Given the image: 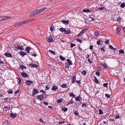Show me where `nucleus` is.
Returning a JSON list of instances; mask_svg holds the SVG:
<instances>
[{"instance_id": "1", "label": "nucleus", "mask_w": 125, "mask_h": 125, "mask_svg": "<svg viewBox=\"0 0 125 125\" xmlns=\"http://www.w3.org/2000/svg\"><path fill=\"white\" fill-rule=\"evenodd\" d=\"M52 36L51 35L48 36L47 38V40L49 42H53L54 40L53 38L52 37Z\"/></svg>"}, {"instance_id": "2", "label": "nucleus", "mask_w": 125, "mask_h": 125, "mask_svg": "<svg viewBox=\"0 0 125 125\" xmlns=\"http://www.w3.org/2000/svg\"><path fill=\"white\" fill-rule=\"evenodd\" d=\"M39 93V91L36 90V89H34L32 91V95L33 96H34L35 95Z\"/></svg>"}, {"instance_id": "3", "label": "nucleus", "mask_w": 125, "mask_h": 125, "mask_svg": "<svg viewBox=\"0 0 125 125\" xmlns=\"http://www.w3.org/2000/svg\"><path fill=\"white\" fill-rule=\"evenodd\" d=\"M46 9V8H44L36 10L37 14H38L41 12L43 11Z\"/></svg>"}, {"instance_id": "4", "label": "nucleus", "mask_w": 125, "mask_h": 125, "mask_svg": "<svg viewBox=\"0 0 125 125\" xmlns=\"http://www.w3.org/2000/svg\"><path fill=\"white\" fill-rule=\"evenodd\" d=\"M33 82L31 81L27 80L26 81L25 83L27 85H31L32 83L33 84Z\"/></svg>"}, {"instance_id": "5", "label": "nucleus", "mask_w": 125, "mask_h": 125, "mask_svg": "<svg viewBox=\"0 0 125 125\" xmlns=\"http://www.w3.org/2000/svg\"><path fill=\"white\" fill-rule=\"evenodd\" d=\"M15 50H18V49H20V50H23L24 48L23 46H20L19 45V46H17L16 47H15Z\"/></svg>"}, {"instance_id": "6", "label": "nucleus", "mask_w": 125, "mask_h": 125, "mask_svg": "<svg viewBox=\"0 0 125 125\" xmlns=\"http://www.w3.org/2000/svg\"><path fill=\"white\" fill-rule=\"evenodd\" d=\"M103 41L102 39H99L97 42V44L98 45H102L103 44Z\"/></svg>"}, {"instance_id": "7", "label": "nucleus", "mask_w": 125, "mask_h": 125, "mask_svg": "<svg viewBox=\"0 0 125 125\" xmlns=\"http://www.w3.org/2000/svg\"><path fill=\"white\" fill-rule=\"evenodd\" d=\"M31 21V20H27L21 22V25H22L23 24H26L28 23Z\"/></svg>"}, {"instance_id": "8", "label": "nucleus", "mask_w": 125, "mask_h": 125, "mask_svg": "<svg viewBox=\"0 0 125 125\" xmlns=\"http://www.w3.org/2000/svg\"><path fill=\"white\" fill-rule=\"evenodd\" d=\"M10 115L11 117L13 119H14L16 117L17 115L16 113L13 114L11 112L10 114Z\"/></svg>"}, {"instance_id": "9", "label": "nucleus", "mask_w": 125, "mask_h": 125, "mask_svg": "<svg viewBox=\"0 0 125 125\" xmlns=\"http://www.w3.org/2000/svg\"><path fill=\"white\" fill-rule=\"evenodd\" d=\"M22 76L24 77H28V74L25 72H21Z\"/></svg>"}, {"instance_id": "10", "label": "nucleus", "mask_w": 125, "mask_h": 125, "mask_svg": "<svg viewBox=\"0 0 125 125\" xmlns=\"http://www.w3.org/2000/svg\"><path fill=\"white\" fill-rule=\"evenodd\" d=\"M4 55L7 57H11L12 56V54L9 52H5Z\"/></svg>"}, {"instance_id": "11", "label": "nucleus", "mask_w": 125, "mask_h": 125, "mask_svg": "<svg viewBox=\"0 0 125 125\" xmlns=\"http://www.w3.org/2000/svg\"><path fill=\"white\" fill-rule=\"evenodd\" d=\"M19 54L22 56H24V55H26L27 53L25 52H24L22 51H21L19 52Z\"/></svg>"}, {"instance_id": "12", "label": "nucleus", "mask_w": 125, "mask_h": 125, "mask_svg": "<svg viewBox=\"0 0 125 125\" xmlns=\"http://www.w3.org/2000/svg\"><path fill=\"white\" fill-rule=\"evenodd\" d=\"M5 61V60L3 58L1 57L0 58V64H4V62Z\"/></svg>"}, {"instance_id": "13", "label": "nucleus", "mask_w": 125, "mask_h": 125, "mask_svg": "<svg viewBox=\"0 0 125 125\" xmlns=\"http://www.w3.org/2000/svg\"><path fill=\"white\" fill-rule=\"evenodd\" d=\"M31 49V48L30 47H29L28 46L26 48V49L25 50L26 51L27 53H29Z\"/></svg>"}, {"instance_id": "14", "label": "nucleus", "mask_w": 125, "mask_h": 125, "mask_svg": "<svg viewBox=\"0 0 125 125\" xmlns=\"http://www.w3.org/2000/svg\"><path fill=\"white\" fill-rule=\"evenodd\" d=\"M57 89H58V88L57 86L53 85L52 88V90L54 91H55Z\"/></svg>"}, {"instance_id": "15", "label": "nucleus", "mask_w": 125, "mask_h": 125, "mask_svg": "<svg viewBox=\"0 0 125 125\" xmlns=\"http://www.w3.org/2000/svg\"><path fill=\"white\" fill-rule=\"evenodd\" d=\"M62 22L65 24H68L69 23V21L68 20L65 21L64 20H62Z\"/></svg>"}, {"instance_id": "16", "label": "nucleus", "mask_w": 125, "mask_h": 125, "mask_svg": "<svg viewBox=\"0 0 125 125\" xmlns=\"http://www.w3.org/2000/svg\"><path fill=\"white\" fill-rule=\"evenodd\" d=\"M10 17H5L1 16V18L3 20H5L10 18Z\"/></svg>"}, {"instance_id": "17", "label": "nucleus", "mask_w": 125, "mask_h": 125, "mask_svg": "<svg viewBox=\"0 0 125 125\" xmlns=\"http://www.w3.org/2000/svg\"><path fill=\"white\" fill-rule=\"evenodd\" d=\"M60 31L62 32H65L66 31V29L65 28H64L63 27L59 29Z\"/></svg>"}, {"instance_id": "18", "label": "nucleus", "mask_w": 125, "mask_h": 125, "mask_svg": "<svg viewBox=\"0 0 125 125\" xmlns=\"http://www.w3.org/2000/svg\"><path fill=\"white\" fill-rule=\"evenodd\" d=\"M30 66L31 67L37 68L38 67V66L37 65L31 63L30 64Z\"/></svg>"}, {"instance_id": "19", "label": "nucleus", "mask_w": 125, "mask_h": 125, "mask_svg": "<svg viewBox=\"0 0 125 125\" xmlns=\"http://www.w3.org/2000/svg\"><path fill=\"white\" fill-rule=\"evenodd\" d=\"M37 98L41 100H42L43 99V97L42 96V95H40L37 96Z\"/></svg>"}, {"instance_id": "20", "label": "nucleus", "mask_w": 125, "mask_h": 125, "mask_svg": "<svg viewBox=\"0 0 125 125\" xmlns=\"http://www.w3.org/2000/svg\"><path fill=\"white\" fill-rule=\"evenodd\" d=\"M75 100L77 101H80L82 100V98L78 96L75 97Z\"/></svg>"}, {"instance_id": "21", "label": "nucleus", "mask_w": 125, "mask_h": 125, "mask_svg": "<svg viewBox=\"0 0 125 125\" xmlns=\"http://www.w3.org/2000/svg\"><path fill=\"white\" fill-rule=\"evenodd\" d=\"M76 80V78L75 76H73L72 79V83H75V82Z\"/></svg>"}, {"instance_id": "22", "label": "nucleus", "mask_w": 125, "mask_h": 125, "mask_svg": "<svg viewBox=\"0 0 125 125\" xmlns=\"http://www.w3.org/2000/svg\"><path fill=\"white\" fill-rule=\"evenodd\" d=\"M71 31L70 30H68L67 31H66L64 33V34H71Z\"/></svg>"}, {"instance_id": "23", "label": "nucleus", "mask_w": 125, "mask_h": 125, "mask_svg": "<svg viewBox=\"0 0 125 125\" xmlns=\"http://www.w3.org/2000/svg\"><path fill=\"white\" fill-rule=\"evenodd\" d=\"M67 85L66 84H63L61 85V86L62 88H67L68 87V86H67Z\"/></svg>"}, {"instance_id": "24", "label": "nucleus", "mask_w": 125, "mask_h": 125, "mask_svg": "<svg viewBox=\"0 0 125 125\" xmlns=\"http://www.w3.org/2000/svg\"><path fill=\"white\" fill-rule=\"evenodd\" d=\"M68 62V64L70 65H72V62L70 61L69 59H67L66 60Z\"/></svg>"}, {"instance_id": "25", "label": "nucleus", "mask_w": 125, "mask_h": 125, "mask_svg": "<svg viewBox=\"0 0 125 125\" xmlns=\"http://www.w3.org/2000/svg\"><path fill=\"white\" fill-rule=\"evenodd\" d=\"M109 48L111 49V50L115 51L116 50V48H114L111 45H109Z\"/></svg>"}, {"instance_id": "26", "label": "nucleus", "mask_w": 125, "mask_h": 125, "mask_svg": "<svg viewBox=\"0 0 125 125\" xmlns=\"http://www.w3.org/2000/svg\"><path fill=\"white\" fill-rule=\"evenodd\" d=\"M20 67L22 69H26V66L24 65H23L22 64L21 65H20Z\"/></svg>"}, {"instance_id": "27", "label": "nucleus", "mask_w": 125, "mask_h": 125, "mask_svg": "<svg viewBox=\"0 0 125 125\" xmlns=\"http://www.w3.org/2000/svg\"><path fill=\"white\" fill-rule=\"evenodd\" d=\"M9 125L8 122L7 121H4L3 124V125Z\"/></svg>"}, {"instance_id": "28", "label": "nucleus", "mask_w": 125, "mask_h": 125, "mask_svg": "<svg viewBox=\"0 0 125 125\" xmlns=\"http://www.w3.org/2000/svg\"><path fill=\"white\" fill-rule=\"evenodd\" d=\"M33 16L37 14L36 10H34L31 12Z\"/></svg>"}, {"instance_id": "29", "label": "nucleus", "mask_w": 125, "mask_h": 125, "mask_svg": "<svg viewBox=\"0 0 125 125\" xmlns=\"http://www.w3.org/2000/svg\"><path fill=\"white\" fill-rule=\"evenodd\" d=\"M83 12H88L91 11V10H87L86 9H84L83 10Z\"/></svg>"}, {"instance_id": "30", "label": "nucleus", "mask_w": 125, "mask_h": 125, "mask_svg": "<svg viewBox=\"0 0 125 125\" xmlns=\"http://www.w3.org/2000/svg\"><path fill=\"white\" fill-rule=\"evenodd\" d=\"M120 7L121 8H124L125 7V3H123L121 4Z\"/></svg>"}, {"instance_id": "31", "label": "nucleus", "mask_w": 125, "mask_h": 125, "mask_svg": "<svg viewBox=\"0 0 125 125\" xmlns=\"http://www.w3.org/2000/svg\"><path fill=\"white\" fill-rule=\"evenodd\" d=\"M102 65L105 68H107V66L105 63H104L102 64Z\"/></svg>"}, {"instance_id": "32", "label": "nucleus", "mask_w": 125, "mask_h": 125, "mask_svg": "<svg viewBox=\"0 0 125 125\" xmlns=\"http://www.w3.org/2000/svg\"><path fill=\"white\" fill-rule=\"evenodd\" d=\"M60 59L62 61H64L65 59V58L62 56H60Z\"/></svg>"}, {"instance_id": "33", "label": "nucleus", "mask_w": 125, "mask_h": 125, "mask_svg": "<svg viewBox=\"0 0 125 125\" xmlns=\"http://www.w3.org/2000/svg\"><path fill=\"white\" fill-rule=\"evenodd\" d=\"M65 67L67 68H68L70 67V65L68 63H66L65 64Z\"/></svg>"}, {"instance_id": "34", "label": "nucleus", "mask_w": 125, "mask_h": 125, "mask_svg": "<svg viewBox=\"0 0 125 125\" xmlns=\"http://www.w3.org/2000/svg\"><path fill=\"white\" fill-rule=\"evenodd\" d=\"M49 51L51 53L55 55V52L52 50H49Z\"/></svg>"}, {"instance_id": "35", "label": "nucleus", "mask_w": 125, "mask_h": 125, "mask_svg": "<svg viewBox=\"0 0 125 125\" xmlns=\"http://www.w3.org/2000/svg\"><path fill=\"white\" fill-rule=\"evenodd\" d=\"M21 25V22L19 23L18 24H16L15 25H14V27H16L19 26H20Z\"/></svg>"}, {"instance_id": "36", "label": "nucleus", "mask_w": 125, "mask_h": 125, "mask_svg": "<svg viewBox=\"0 0 125 125\" xmlns=\"http://www.w3.org/2000/svg\"><path fill=\"white\" fill-rule=\"evenodd\" d=\"M82 74L84 75H86L87 72L85 70H83V71L82 73Z\"/></svg>"}, {"instance_id": "37", "label": "nucleus", "mask_w": 125, "mask_h": 125, "mask_svg": "<svg viewBox=\"0 0 125 125\" xmlns=\"http://www.w3.org/2000/svg\"><path fill=\"white\" fill-rule=\"evenodd\" d=\"M70 95L71 97H75V95L73 94V93L72 92L70 94Z\"/></svg>"}, {"instance_id": "38", "label": "nucleus", "mask_w": 125, "mask_h": 125, "mask_svg": "<svg viewBox=\"0 0 125 125\" xmlns=\"http://www.w3.org/2000/svg\"><path fill=\"white\" fill-rule=\"evenodd\" d=\"M54 27L53 26H51L50 27V30L52 32L53 31Z\"/></svg>"}, {"instance_id": "39", "label": "nucleus", "mask_w": 125, "mask_h": 125, "mask_svg": "<svg viewBox=\"0 0 125 125\" xmlns=\"http://www.w3.org/2000/svg\"><path fill=\"white\" fill-rule=\"evenodd\" d=\"M74 114L76 115H78L79 114V113L77 111H74Z\"/></svg>"}, {"instance_id": "40", "label": "nucleus", "mask_w": 125, "mask_h": 125, "mask_svg": "<svg viewBox=\"0 0 125 125\" xmlns=\"http://www.w3.org/2000/svg\"><path fill=\"white\" fill-rule=\"evenodd\" d=\"M17 79H18V84H20L21 83V80L19 78H17Z\"/></svg>"}, {"instance_id": "41", "label": "nucleus", "mask_w": 125, "mask_h": 125, "mask_svg": "<svg viewBox=\"0 0 125 125\" xmlns=\"http://www.w3.org/2000/svg\"><path fill=\"white\" fill-rule=\"evenodd\" d=\"M8 93L9 94H11L13 93V91L12 90H8Z\"/></svg>"}, {"instance_id": "42", "label": "nucleus", "mask_w": 125, "mask_h": 125, "mask_svg": "<svg viewBox=\"0 0 125 125\" xmlns=\"http://www.w3.org/2000/svg\"><path fill=\"white\" fill-rule=\"evenodd\" d=\"M119 52L120 53L124 54V52L123 50L121 49L119 51Z\"/></svg>"}, {"instance_id": "43", "label": "nucleus", "mask_w": 125, "mask_h": 125, "mask_svg": "<svg viewBox=\"0 0 125 125\" xmlns=\"http://www.w3.org/2000/svg\"><path fill=\"white\" fill-rule=\"evenodd\" d=\"M68 108H64L63 109H62V110L64 112H66L68 110Z\"/></svg>"}, {"instance_id": "44", "label": "nucleus", "mask_w": 125, "mask_h": 125, "mask_svg": "<svg viewBox=\"0 0 125 125\" xmlns=\"http://www.w3.org/2000/svg\"><path fill=\"white\" fill-rule=\"evenodd\" d=\"M99 113L100 114H103V111L102 110L100 109H99Z\"/></svg>"}, {"instance_id": "45", "label": "nucleus", "mask_w": 125, "mask_h": 125, "mask_svg": "<svg viewBox=\"0 0 125 125\" xmlns=\"http://www.w3.org/2000/svg\"><path fill=\"white\" fill-rule=\"evenodd\" d=\"M119 19L118 18L117 19V21L118 22H121V19L119 17Z\"/></svg>"}, {"instance_id": "46", "label": "nucleus", "mask_w": 125, "mask_h": 125, "mask_svg": "<svg viewBox=\"0 0 125 125\" xmlns=\"http://www.w3.org/2000/svg\"><path fill=\"white\" fill-rule=\"evenodd\" d=\"M98 9L99 10H103L105 9V8L104 7H101L100 8H98Z\"/></svg>"}, {"instance_id": "47", "label": "nucleus", "mask_w": 125, "mask_h": 125, "mask_svg": "<svg viewBox=\"0 0 125 125\" xmlns=\"http://www.w3.org/2000/svg\"><path fill=\"white\" fill-rule=\"evenodd\" d=\"M42 95L43 99L44 98H45L47 97V95L46 94H43Z\"/></svg>"}, {"instance_id": "48", "label": "nucleus", "mask_w": 125, "mask_h": 125, "mask_svg": "<svg viewBox=\"0 0 125 125\" xmlns=\"http://www.w3.org/2000/svg\"><path fill=\"white\" fill-rule=\"evenodd\" d=\"M95 79L94 80L95 82L96 83H99V81L95 77Z\"/></svg>"}, {"instance_id": "49", "label": "nucleus", "mask_w": 125, "mask_h": 125, "mask_svg": "<svg viewBox=\"0 0 125 125\" xmlns=\"http://www.w3.org/2000/svg\"><path fill=\"white\" fill-rule=\"evenodd\" d=\"M62 101V99H58L57 100V102L59 103H61Z\"/></svg>"}, {"instance_id": "50", "label": "nucleus", "mask_w": 125, "mask_h": 125, "mask_svg": "<svg viewBox=\"0 0 125 125\" xmlns=\"http://www.w3.org/2000/svg\"><path fill=\"white\" fill-rule=\"evenodd\" d=\"M87 30V28L84 29L81 32H82L83 33H84V32H85Z\"/></svg>"}, {"instance_id": "51", "label": "nucleus", "mask_w": 125, "mask_h": 125, "mask_svg": "<svg viewBox=\"0 0 125 125\" xmlns=\"http://www.w3.org/2000/svg\"><path fill=\"white\" fill-rule=\"evenodd\" d=\"M83 33L82 32H81L80 33L78 34V37H79L80 36H81V35H82Z\"/></svg>"}, {"instance_id": "52", "label": "nucleus", "mask_w": 125, "mask_h": 125, "mask_svg": "<svg viewBox=\"0 0 125 125\" xmlns=\"http://www.w3.org/2000/svg\"><path fill=\"white\" fill-rule=\"evenodd\" d=\"M105 96L106 97H107L108 98L110 97V95L109 94H105Z\"/></svg>"}, {"instance_id": "53", "label": "nucleus", "mask_w": 125, "mask_h": 125, "mask_svg": "<svg viewBox=\"0 0 125 125\" xmlns=\"http://www.w3.org/2000/svg\"><path fill=\"white\" fill-rule=\"evenodd\" d=\"M74 102V101H71L70 102H69V103H68L67 104V105H68L70 104H73Z\"/></svg>"}, {"instance_id": "54", "label": "nucleus", "mask_w": 125, "mask_h": 125, "mask_svg": "<svg viewBox=\"0 0 125 125\" xmlns=\"http://www.w3.org/2000/svg\"><path fill=\"white\" fill-rule=\"evenodd\" d=\"M75 45H76L75 44L71 43V47H73V46H75Z\"/></svg>"}, {"instance_id": "55", "label": "nucleus", "mask_w": 125, "mask_h": 125, "mask_svg": "<svg viewBox=\"0 0 125 125\" xmlns=\"http://www.w3.org/2000/svg\"><path fill=\"white\" fill-rule=\"evenodd\" d=\"M96 74L98 76H99L100 75V72H96Z\"/></svg>"}, {"instance_id": "56", "label": "nucleus", "mask_w": 125, "mask_h": 125, "mask_svg": "<svg viewBox=\"0 0 125 125\" xmlns=\"http://www.w3.org/2000/svg\"><path fill=\"white\" fill-rule=\"evenodd\" d=\"M116 30L117 31H119L121 30V29L120 27H117L116 28Z\"/></svg>"}, {"instance_id": "57", "label": "nucleus", "mask_w": 125, "mask_h": 125, "mask_svg": "<svg viewBox=\"0 0 125 125\" xmlns=\"http://www.w3.org/2000/svg\"><path fill=\"white\" fill-rule=\"evenodd\" d=\"M108 84L107 83H105L103 84V86L105 87H107Z\"/></svg>"}, {"instance_id": "58", "label": "nucleus", "mask_w": 125, "mask_h": 125, "mask_svg": "<svg viewBox=\"0 0 125 125\" xmlns=\"http://www.w3.org/2000/svg\"><path fill=\"white\" fill-rule=\"evenodd\" d=\"M87 106L86 105V104H83L82 105V107H87Z\"/></svg>"}, {"instance_id": "59", "label": "nucleus", "mask_w": 125, "mask_h": 125, "mask_svg": "<svg viewBox=\"0 0 125 125\" xmlns=\"http://www.w3.org/2000/svg\"><path fill=\"white\" fill-rule=\"evenodd\" d=\"M77 40L80 43H82V40H80L79 39H77Z\"/></svg>"}, {"instance_id": "60", "label": "nucleus", "mask_w": 125, "mask_h": 125, "mask_svg": "<svg viewBox=\"0 0 125 125\" xmlns=\"http://www.w3.org/2000/svg\"><path fill=\"white\" fill-rule=\"evenodd\" d=\"M18 89V90H17L16 91H15V94H16L17 93H18L19 92V90L18 88H17Z\"/></svg>"}, {"instance_id": "61", "label": "nucleus", "mask_w": 125, "mask_h": 125, "mask_svg": "<svg viewBox=\"0 0 125 125\" xmlns=\"http://www.w3.org/2000/svg\"><path fill=\"white\" fill-rule=\"evenodd\" d=\"M90 48L91 50H92L93 49V45H90Z\"/></svg>"}, {"instance_id": "62", "label": "nucleus", "mask_w": 125, "mask_h": 125, "mask_svg": "<svg viewBox=\"0 0 125 125\" xmlns=\"http://www.w3.org/2000/svg\"><path fill=\"white\" fill-rule=\"evenodd\" d=\"M94 33L95 35L96 36H98L99 34V32H98L96 31V32H95Z\"/></svg>"}, {"instance_id": "63", "label": "nucleus", "mask_w": 125, "mask_h": 125, "mask_svg": "<svg viewBox=\"0 0 125 125\" xmlns=\"http://www.w3.org/2000/svg\"><path fill=\"white\" fill-rule=\"evenodd\" d=\"M105 43L107 44H109V40H107V41L105 42Z\"/></svg>"}, {"instance_id": "64", "label": "nucleus", "mask_w": 125, "mask_h": 125, "mask_svg": "<svg viewBox=\"0 0 125 125\" xmlns=\"http://www.w3.org/2000/svg\"><path fill=\"white\" fill-rule=\"evenodd\" d=\"M80 81V80L79 81L76 80V82L78 84H79L80 83H81Z\"/></svg>"}]
</instances>
